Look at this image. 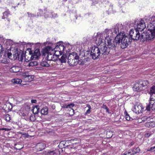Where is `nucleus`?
<instances>
[{"mask_svg": "<svg viewBox=\"0 0 155 155\" xmlns=\"http://www.w3.org/2000/svg\"><path fill=\"white\" fill-rule=\"evenodd\" d=\"M130 36L129 38L134 41H137L140 40L144 41H149V35L148 33L145 32H143L140 35L139 31L136 29L131 30L129 32Z\"/></svg>", "mask_w": 155, "mask_h": 155, "instance_id": "nucleus-1", "label": "nucleus"}, {"mask_svg": "<svg viewBox=\"0 0 155 155\" xmlns=\"http://www.w3.org/2000/svg\"><path fill=\"white\" fill-rule=\"evenodd\" d=\"M115 41L116 43L118 44V45L121 43L120 47L122 49L127 48L129 43L131 41V39L129 38L128 36H126L124 33L121 32V31L115 37Z\"/></svg>", "mask_w": 155, "mask_h": 155, "instance_id": "nucleus-2", "label": "nucleus"}, {"mask_svg": "<svg viewBox=\"0 0 155 155\" xmlns=\"http://www.w3.org/2000/svg\"><path fill=\"white\" fill-rule=\"evenodd\" d=\"M102 35V36L105 38L104 41L105 43H107L109 49L110 50V54H115L116 51V47L118 45V44L116 43L115 41V38L114 41H112V37L109 36V35L105 34V35Z\"/></svg>", "mask_w": 155, "mask_h": 155, "instance_id": "nucleus-3", "label": "nucleus"}, {"mask_svg": "<svg viewBox=\"0 0 155 155\" xmlns=\"http://www.w3.org/2000/svg\"><path fill=\"white\" fill-rule=\"evenodd\" d=\"M54 50V47L48 46L45 48L44 52L47 55L46 57L47 60L55 61L57 60L59 54H58Z\"/></svg>", "mask_w": 155, "mask_h": 155, "instance_id": "nucleus-4", "label": "nucleus"}, {"mask_svg": "<svg viewBox=\"0 0 155 155\" xmlns=\"http://www.w3.org/2000/svg\"><path fill=\"white\" fill-rule=\"evenodd\" d=\"M155 16H152L150 18L149 20L151 21H152V23L151 22L148 25L147 27L148 30L150 31L149 32H146L149 35V41H152L154 40L155 38Z\"/></svg>", "mask_w": 155, "mask_h": 155, "instance_id": "nucleus-5", "label": "nucleus"}, {"mask_svg": "<svg viewBox=\"0 0 155 155\" xmlns=\"http://www.w3.org/2000/svg\"><path fill=\"white\" fill-rule=\"evenodd\" d=\"M123 28V25L122 24H117L114 27V28L109 30L107 29H106L105 31L102 33V35H105V34L107 35H109L110 33H111V34L112 35H114L117 34L118 32V34L121 32L124 33V31L122 30Z\"/></svg>", "mask_w": 155, "mask_h": 155, "instance_id": "nucleus-6", "label": "nucleus"}, {"mask_svg": "<svg viewBox=\"0 0 155 155\" xmlns=\"http://www.w3.org/2000/svg\"><path fill=\"white\" fill-rule=\"evenodd\" d=\"M79 58V57L77 54L73 52L68 56V63L70 66L76 65L78 63Z\"/></svg>", "mask_w": 155, "mask_h": 155, "instance_id": "nucleus-7", "label": "nucleus"}, {"mask_svg": "<svg viewBox=\"0 0 155 155\" xmlns=\"http://www.w3.org/2000/svg\"><path fill=\"white\" fill-rule=\"evenodd\" d=\"M101 54L100 49L95 46L92 47L91 52H88L87 53V55H89L94 60L99 58Z\"/></svg>", "mask_w": 155, "mask_h": 155, "instance_id": "nucleus-8", "label": "nucleus"}, {"mask_svg": "<svg viewBox=\"0 0 155 155\" xmlns=\"http://www.w3.org/2000/svg\"><path fill=\"white\" fill-rule=\"evenodd\" d=\"M148 84L147 81H140L136 83L133 87V90L134 91H140L143 90V87H146Z\"/></svg>", "mask_w": 155, "mask_h": 155, "instance_id": "nucleus-9", "label": "nucleus"}, {"mask_svg": "<svg viewBox=\"0 0 155 155\" xmlns=\"http://www.w3.org/2000/svg\"><path fill=\"white\" fill-rule=\"evenodd\" d=\"M51 47H54V50L55 51V52L57 53L58 54H59L60 55L62 54L64 49V47L63 45L57 43L54 45L53 44Z\"/></svg>", "mask_w": 155, "mask_h": 155, "instance_id": "nucleus-10", "label": "nucleus"}, {"mask_svg": "<svg viewBox=\"0 0 155 155\" xmlns=\"http://www.w3.org/2000/svg\"><path fill=\"white\" fill-rule=\"evenodd\" d=\"M143 107L141 104L138 105H135L133 107L132 110L134 112L137 114H139L142 113Z\"/></svg>", "mask_w": 155, "mask_h": 155, "instance_id": "nucleus-11", "label": "nucleus"}, {"mask_svg": "<svg viewBox=\"0 0 155 155\" xmlns=\"http://www.w3.org/2000/svg\"><path fill=\"white\" fill-rule=\"evenodd\" d=\"M137 30L139 31H142L146 28L145 23L143 20L141 19L139 22L137 21Z\"/></svg>", "mask_w": 155, "mask_h": 155, "instance_id": "nucleus-12", "label": "nucleus"}, {"mask_svg": "<svg viewBox=\"0 0 155 155\" xmlns=\"http://www.w3.org/2000/svg\"><path fill=\"white\" fill-rule=\"evenodd\" d=\"M11 15L9 11H6L5 12L3 13V15L2 16V18L3 19H6L7 20V24H8L9 23L11 18Z\"/></svg>", "mask_w": 155, "mask_h": 155, "instance_id": "nucleus-13", "label": "nucleus"}, {"mask_svg": "<svg viewBox=\"0 0 155 155\" xmlns=\"http://www.w3.org/2000/svg\"><path fill=\"white\" fill-rule=\"evenodd\" d=\"M100 50L101 53L102 54L105 55L108 54H110V50L105 45L101 47Z\"/></svg>", "mask_w": 155, "mask_h": 155, "instance_id": "nucleus-14", "label": "nucleus"}, {"mask_svg": "<svg viewBox=\"0 0 155 155\" xmlns=\"http://www.w3.org/2000/svg\"><path fill=\"white\" fill-rule=\"evenodd\" d=\"M155 110V101L150 100L149 104L147 106L146 109L148 111Z\"/></svg>", "mask_w": 155, "mask_h": 155, "instance_id": "nucleus-15", "label": "nucleus"}, {"mask_svg": "<svg viewBox=\"0 0 155 155\" xmlns=\"http://www.w3.org/2000/svg\"><path fill=\"white\" fill-rule=\"evenodd\" d=\"M40 51L38 49H36L34 52L33 54L31 56V58L33 59H35L38 58L40 56Z\"/></svg>", "mask_w": 155, "mask_h": 155, "instance_id": "nucleus-16", "label": "nucleus"}, {"mask_svg": "<svg viewBox=\"0 0 155 155\" xmlns=\"http://www.w3.org/2000/svg\"><path fill=\"white\" fill-rule=\"evenodd\" d=\"M22 69L21 67L18 66H14L10 69V71L13 73H17L21 71Z\"/></svg>", "mask_w": 155, "mask_h": 155, "instance_id": "nucleus-17", "label": "nucleus"}, {"mask_svg": "<svg viewBox=\"0 0 155 155\" xmlns=\"http://www.w3.org/2000/svg\"><path fill=\"white\" fill-rule=\"evenodd\" d=\"M145 125L147 127H153L155 126V122L152 121L147 122L145 123Z\"/></svg>", "mask_w": 155, "mask_h": 155, "instance_id": "nucleus-18", "label": "nucleus"}, {"mask_svg": "<svg viewBox=\"0 0 155 155\" xmlns=\"http://www.w3.org/2000/svg\"><path fill=\"white\" fill-rule=\"evenodd\" d=\"M34 78V76H33L29 75L28 76L25 77L24 78V80L25 82H29L33 80Z\"/></svg>", "mask_w": 155, "mask_h": 155, "instance_id": "nucleus-19", "label": "nucleus"}, {"mask_svg": "<svg viewBox=\"0 0 155 155\" xmlns=\"http://www.w3.org/2000/svg\"><path fill=\"white\" fill-rule=\"evenodd\" d=\"M48 112V108L46 107H44L41 110V114L43 115H46Z\"/></svg>", "mask_w": 155, "mask_h": 155, "instance_id": "nucleus-20", "label": "nucleus"}, {"mask_svg": "<svg viewBox=\"0 0 155 155\" xmlns=\"http://www.w3.org/2000/svg\"><path fill=\"white\" fill-rule=\"evenodd\" d=\"M39 109V106H36L34 107L32 110L33 113L34 114H37L38 113Z\"/></svg>", "mask_w": 155, "mask_h": 155, "instance_id": "nucleus-21", "label": "nucleus"}, {"mask_svg": "<svg viewBox=\"0 0 155 155\" xmlns=\"http://www.w3.org/2000/svg\"><path fill=\"white\" fill-rule=\"evenodd\" d=\"M149 94L150 95H155V86H153L150 89V91H149Z\"/></svg>", "mask_w": 155, "mask_h": 155, "instance_id": "nucleus-22", "label": "nucleus"}, {"mask_svg": "<svg viewBox=\"0 0 155 155\" xmlns=\"http://www.w3.org/2000/svg\"><path fill=\"white\" fill-rule=\"evenodd\" d=\"M41 66L43 67H48L50 66V64L46 61H43L40 63Z\"/></svg>", "mask_w": 155, "mask_h": 155, "instance_id": "nucleus-23", "label": "nucleus"}, {"mask_svg": "<svg viewBox=\"0 0 155 155\" xmlns=\"http://www.w3.org/2000/svg\"><path fill=\"white\" fill-rule=\"evenodd\" d=\"M12 81V83L16 84H20L22 82L21 80L18 78L13 79Z\"/></svg>", "mask_w": 155, "mask_h": 155, "instance_id": "nucleus-24", "label": "nucleus"}, {"mask_svg": "<svg viewBox=\"0 0 155 155\" xmlns=\"http://www.w3.org/2000/svg\"><path fill=\"white\" fill-rule=\"evenodd\" d=\"M67 56L63 54L59 59L60 61L62 63H65L66 62Z\"/></svg>", "mask_w": 155, "mask_h": 155, "instance_id": "nucleus-25", "label": "nucleus"}, {"mask_svg": "<svg viewBox=\"0 0 155 155\" xmlns=\"http://www.w3.org/2000/svg\"><path fill=\"white\" fill-rule=\"evenodd\" d=\"M45 145L44 143H40L38 144L37 145V147H39L38 148L39 150L44 149L45 148Z\"/></svg>", "mask_w": 155, "mask_h": 155, "instance_id": "nucleus-26", "label": "nucleus"}, {"mask_svg": "<svg viewBox=\"0 0 155 155\" xmlns=\"http://www.w3.org/2000/svg\"><path fill=\"white\" fill-rule=\"evenodd\" d=\"M38 63L37 61H32L29 62L28 64L29 66H37L38 65Z\"/></svg>", "mask_w": 155, "mask_h": 155, "instance_id": "nucleus-27", "label": "nucleus"}, {"mask_svg": "<svg viewBox=\"0 0 155 155\" xmlns=\"http://www.w3.org/2000/svg\"><path fill=\"white\" fill-rule=\"evenodd\" d=\"M104 39H103V38L100 37L99 38L98 41V44L99 45H101V44H102L104 43V42L103 41Z\"/></svg>", "mask_w": 155, "mask_h": 155, "instance_id": "nucleus-28", "label": "nucleus"}, {"mask_svg": "<svg viewBox=\"0 0 155 155\" xmlns=\"http://www.w3.org/2000/svg\"><path fill=\"white\" fill-rule=\"evenodd\" d=\"M5 43L7 45H10L12 44V41L10 39H6L5 40Z\"/></svg>", "mask_w": 155, "mask_h": 155, "instance_id": "nucleus-29", "label": "nucleus"}, {"mask_svg": "<svg viewBox=\"0 0 155 155\" xmlns=\"http://www.w3.org/2000/svg\"><path fill=\"white\" fill-rule=\"evenodd\" d=\"M30 119L31 121H34L36 120L35 114L31 115L30 117Z\"/></svg>", "mask_w": 155, "mask_h": 155, "instance_id": "nucleus-30", "label": "nucleus"}, {"mask_svg": "<svg viewBox=\"0 0 155 155\" xmlns=\"http://www.w3.org/2000/svg\"><path fill=\"white\" fill-rule=\"evenodd\" d=\"M0 62L3 64H7L8 61V60L6 58H3L0 60Z\"/></svg>", "mask_w": 155, "mask_h": 155, "instance_id": "nucleus-31", "label": "nucleus"}, {"mask_svg": "<svg viewBox=\"0 0 155 155\" xmlns=\"http://www.w3.org/2000/svg\"><path fill=\"white\" fill-rule=\"evenodd\" d=\"M150 96V100L155 101V95H151Z\"/></svg>", "mask_w": 155, "mask_h": 155, "instance_id": "nucleus-32", "label": "nucleus"}, {"mask_svg": "<svg viewBox=\"0 0 155 155\" xmlns=\"http://www.w3.org/2000/svg\"><path fill=\"white\" fill-rule=\"evenodd\" d=\"M29 75V73L28 72L23 73L22 74V76L24 78H25V77L28 76Z\"/></svg>", "mask_w": 155, "mask_h": 155, "instance_id": "nucleus-33", "label": "nucleus"}, {"mask_svg": "<svg viewBox=\"0 0 155 155\" xmlns=\"http://www.w3.org/2000/svg\"><path fill=\"white\" fill-rule=\"evenodd\" d=\"M125 117L126 120H130L131 119V118L129 115L127 113L126 114V115L125 116Z\"/></svg>", "mask_w": 155, "mask_h": 155, "instance_id": "nucleus-34", "label": "nucleus"}, {"mask_svg": "<svg viewBox=\"0 0 155 155\" xmlns=\"http://www.w3.org/2000/svg\"><path fill=\"white\" fill-rule=\"evenodd\" d=\"M122 155H132L131 152L130 150H129L128 152H125L124 153L122 154Z\"/></svg>", "mask_w": 155, "mask_h": 155, "instance_id": "nucleus-35", "label": "nucleus"}, {"mask_svg": "<svg viewBox=\"0 0 155 155\" xmlns=\"http://www.w3.org/2000/svg\"><path fill=\"white\" fill-rule=\"evenodd\" d=\"M74 105V104H69L67 105L66 108H71L73 107Z\"/></svg>", "mask_w": 155, "mask_h": 155, "instance_id": "nucleus-36", "label": "nucleus"}, {"mask_svg": "<svg viewBox=\"0 0 155 155\" xmlns=\"http://www.w3.org/2000/svg\"><path fill=\"white\" fill-rule=\"evenodd\" d=\"M102 107L105 109L107 112H109V109L106 105L103 104Z\"/></svg>", "mask_w": 155, "mask_h": 155, "instance_id": "nucleus-37", "label": "nucleus"}, {"mask_svg": "<svg viewBox=\"0 0 155 155\" xmlns=\"http://www.w3.org/2000/svg\"><path fill=\"white\" fill-rule=\"evenodd\" d=\"M5 118L6 120L7 121H9L10 120V116L8 114L6 115L5 116Z\"/></svg>", "mask_w": 155, "mask_h": 155, "instance_id": "nucleus-38", "label": "nucleus"}, {"mask_svg": "<svg viewBox=\"0 0 155 155\" xmlns=\"http://www.w3.org/2000/svg\"><path fill=\"white\" fill-rule=\"evenodd\" d=\"M134 149L136 153H139L140 151V150L139 147H137Z\"/></svg>", "mask_w": 155, "mask_h": 155, "instance_id": "nucleus-39", "label": "nucleus"}, {"mask_svg": "<svg viewBox=\"0 0 155 155\" xmlns=\"http://www.w3.org/2000/svg\"><path fill=\"white\" fill-rule=\"evenodd\" d=\"M72 140L73 141H77V140H78V142H76V143H75L76 144V143H79L81 141L79 139H77V138H76V139H74L73 140Z\"/></svg>", "mask_w": 155, "mask_h": 155, "instance_id": "nucleus-40", "label": "nucleus"}, {"mask_svg": "<svg viewBox=\"0 0 155 155\" xmlns=\"http://www.w3.org/2000/svg\"><path fill=\"white\" fill-rule=\"evenodd\" d=\"M131 152V153L132 155H134L136 153L135 151L134 150V149L130 150Z\"/></svg>", "mask_w": 155, "mask_h": 155, "instance_id": "nucleus-41", "label": "nucleus"}, {"mask_svg": "<svg viewBox=\"0 0 155 155\" xmlns=\"http://www.w3.org/2000/svg\"><path fill=\"white\" fill-rule=\"evenodd\" d=\"M54 154V151H51L50 152H49L48 153V155H53Z\"/></svg>", "mask_w": 155, "mask_h": 155, "instance_id": "nucleus-42", "label": "nucleus"}, {"mask_svg": "<svg viewBox=\"0 0 155 155\" xmlns=\"http://www.w3.org/2000/svg\"><path fill=\"white\" fill-rule=\"evenodd\" d=\"M149 150L152 151V152L155 151V146L151 147Z\"/></svg>", "mask_w": 155, "mask_h": 155, "instance_id": "nucleus-43", "label": "nucleus"}, {"mask_svg": "<svg viewBox=\"0 0 155 155\" xmlns=\"http://www.w3.org/2000/svg\"><path fill=\"white\" fill-rule=\"evenodd\" d=\"M66 143L64 141H62L60 142V144L61 145L63 144V145L64 147H65V144Z\"/></svg>", "mask_w": 155, "mask_h": 155, "instance_id": "nucleus-44", "label": "nucleus"}, {"mask_svg": "<svg viewBox=\"0 0 155 155\" xmlns=\"http://www.w3.org/2000/svg\"><path fill=\"white\" fill-rule=\"evenodd\" d=\"M90 107V108H89V109L86 112V114H89L90 113V112H91V111H90V109H91V107L90 106H89Z\"/></svg>", "mask_w": 155, "mask_h": 155, "instance_id": "nucleus-45", "label": "nucleus"}, {"mask_svg": "<svg viewBox=\"0 0 155 155\" xmlns=\"http://www.w3.org/2000/svg\"><path fill=\"white\" fill-rule=\"evenodd\" d=\"M2 130H5V131H9L10 130V129H9L7 128H2L1 129Z\"/></svg>", "mask_w": 155, "mask_h": 155, "instance_id": "nucleus-46", "label": "nucleus"}, {"mask_svg": "<svg viewBox=\"0 0 155 155\" xmlns=\"http://www.w3.org/2000/svg\"><path fill=\"white\" fill-rule=\"evenodd\" d=\"M28 16L30 17H33L34 16V15L33 14H29V13L28 12Z\"/></svg>", "mask_w": 155, "mask_h": 155, "instance_id": "nucleus-47", "label": "nucleus"}, {"mask_svg": "<svg viewBox=\"0 0 155 155\" xmlns=\"http://www.w3.org/2000/svg\"><path fill=\"white\" fill-rule=\"evenodd\" d=\"M151 135V134L150 133H147L145 134V136L146 137H149Z\"/></svg>", "mask_w": 155, "mask_h": 155, "instance_id": "nucleus-48", "label": "nucleus"}, {"mask_svg": "<svg viewBox=\"0 0 155 155\" xmlns=\"http://www.w3.org/2000/svg\"><path fill=\"white\" fill-rule=\"evenodd\" d=\"M37 101L35 100H32L31 101V102L32 103H35Z\"/></svg>", "mask_w": 155, "mask_h": 155, "instance_id": "nucleus-49", "label": "nucleus"}, {"mask_svg": "<svg viewBox=\"0 0 155 155\" xmlns=\"http://www.w3.org/2000/svg\"><path fill=\"white\" fill-rule=\"evenodd\" d=\"M25 109H28V110L30 109V107L29 105H27L25 107Z\"/></svg>", "mask_w": 155, "mask_h": 155, "instance_id": "nucleus-50", "label": "nucleus"}, {"mask_svg": "<svg viewBox=\"0 0 155 155\" xmlns=\"http://www.w3.org/2000/svg\"><path fill=\"white\" fill-rule=\"evenodd\" d=\"M3 51V48H2V46L0 44V53L2 52Z\"/></svg>", "mask_w": 155, "mask_h": 155, "instance_id": "nucleus-51", "label": "nucleus"}, {"mask_svg": "<svg viewBox=\"0 0 155 155\" xmlns=\"http://www.w3.org/2000/svg\"><path fill=\"white\" fill-rule=\"evenodd\" d=\"M12 54L10 53H8V55L9 58H10V56H11Z\"/></svg>", "mask_w": 155, "mask_h": 155, "instance_id": "nucleus-52", "label": "nucleus"}, {"mask_svg": "<svg viewBox=\"0 0 155 155\" xmlns=\"http://www.w3.org/2000/svg\"><path fill=\"white\" fill-rule=\"evenodd\" d=\"M52 108L53 109H54L55 108V106L54 105H52Z\"/></svg>", "mask_w": 155, "mask_h": 155, "instance_id": "nucleus-53", "label": "nucleus"}, {"mask_svg": "<svg viewBox=\"0 0 155 155\" xmlns=\"http://www.w3.org/2000/svg\"><path fill=\"white\" fill-rule=\"evenodd\" d=\"M23 116L24 117L25 116V114L24 113H23L21 115Z\"/></svg>", "mask_w": 155, "mask_h": 155, "instance_id": "nucleus-54", "label": "nucleus"}, {"mask_svg": "<svg viewBox=\"0 0 155 155\" xmlns=\"http://www.w3.org/2000/svg\"><path fill=\"white\" fill-rule=\"evenodd\" d=\"M40 13H41V14H42V11L41 10H40Z\"/></svg>", "mask_w": 155, "mask_h": 155, "instance_id": "nucleus-55", "label": "nucleus"}, {"mask_svg": "<svg viewBox=\"0 0 155 155\" xmlns=\"http://www.w3.org/2000/svg\"><path fill=\"white\" fill-rule=\"evenodd\" d=\"M55 15L54 16V17H56L57 16V14H54ZM53 17H54V16L53 15Z\"/></svg>", "mask_w": 155, "mask_h": 155, "instance_id": "nucleus-56", "label": "nucleus"}, {"mask_svg": "<svg viewBox=\"0 0 155 155\" xmlns=\"http://www.w3.org/2000/svg\"><path fill=\"white\" fill-rule=\"evenodd\" d=\"M22 147H22L21 148H19V149H17L20 150L21 149V148H22Z\"/></svg>", "mask_w": 155, "mask_h": 155, "instance_id": "nucleus-57", "label": "nucleus"}, {"mask_svg": "<svg viewBox=\"0 0 155 155\" xmlns=\"http://www.w3.org/2000/svg\"><path fill=\"white\" fill-rule=\"evenodd\" d=\"M2 38H0V40H2Z\"/></svg>", "mask_w": 155, "mask_h": 155, "instance_id": "nucleus-58", "label": "nucleus"}, {"mask_svg": "<svg viewBox=\"0 0 155 155\" xmlns=\"http://www.w3.org/2000/svg\"><path fill=\"white\" fill-rule=\"evenodd\" d=\"M90 106V105H89V106H88L89 109V108H90V106Z\"/></svg>", "mask_w": 155, "mask_h": 155, "instance_id": "nucleus-59", "label": "nucleus"}, {"mask_svg": "<svg viewBox=\"0 0 155 155\" xmlns=\"http://www.w3.org/2000/svg\"><path fill=\"white\" fill-rule=\"evenodd\" d=\"M38 15V16H41V15Z\"/></svg>", "mask_w": 155, "mask_h": 155, "instance_id": "nucleus-60", "label": "nucleus"}, {"mask_svg": "<svg viewBox=\"0 0 155 155\" xmlns=\"http://www.w3.org/2000/svg\"><path fill=\"white\" fill-rule=\"evenodd\" d=\"M5 41V40H4V41H2V43H4V41Z\"/></svg>", "mask_w": 155, "mask_h": 155, "instance_id": "nucleus-61", "label": "nucleus"}, {"mask_svg": "<svg viewBox=\"0 0 155 155\" xmlns=\"http://www.w3.org/2000/svg\"><path fill=\"white\" fill-rule=\"evenodd\" d=\"M135 24L136 23V21L135 22Z\"/></svg>", "mask_w": 155, "mask_h": 155, "instance_id": "nucleus-62", "label": "nucleus"}, {"mask_svg": "<svg viewBox=\"0 0 155 155\" xmlns=\"http://www.w3.org/2000/svg\"><path fill=\"white\" fill-rule=\"evenodd\" d=\"M133 143H132L131 145H133Z\"/></svg>", "mask_w": 155, "mask_h": 155, "instance_id": "nucleus-63", "label": "nucleus"}, {"mask_svg": "<svg viewBox=\"0 0 155 155\" xmlns=\"http://www.w3.org/2000/svg\"><path fill=\"white\" fill-rule=\"evenodd\" d=\"M133 143H132L131 145H133Z\"/></svg>", "mask_w": 155, "mask_h": 155, "instance_id": "nucleus-64", "label": "nucleus"}]
</instances>
